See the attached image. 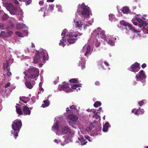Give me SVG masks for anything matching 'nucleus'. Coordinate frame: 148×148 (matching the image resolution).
I'll return each instance as SVG.
<instances>
[{
    "mask_svg": "<svg viewBox=\"0 0 148 148\" xmlns=\"http://www.w3.org/2000/svg\"><path fill=\"white\" fill-rule=\"evenodd\" d=\"M3 6L12 15H19L23 14L22 10L20 8L16 7L10 3L5 1L3 2Z\"/></svg>",
    "mask_w": 148,
    "mask_h": 148,
    "instance_id": "1",
    "label": "nucleus"
},
{
    "mask_svg": "<svg viewBox=\"0 0 148 148\" xmlns=\"http://www.w3.org/2000/svg\"><path fill=\"white\" fill-rule=\"evenodd\" d=\"M66 29H64L61 35L63 36L62 37V40H60L59 44L60 45H62L64 47L66 45L63 44L66 42V40H67L69 44H73L74 43V38H73L74 35L73 32L70 33L68 35V34H66L65 31Z\"/></svg>",
    "mask_w": 148,
    "mask_h": 148,
    "instance_id": "2",
    "label": "nucleus"
},
{
    "mask_svg": "<svg viewBox=\"0 0 148 148\" xmlns=\"http://www.w3.org/2000/svg\"><path fill=\"white\" fill-rule=\"evenodd\" d=\"M89 8L85 5L84 3L79 5L76 14H78L82 17L87 18L89 16Z\"/></svg>",
    "mask_w": 148,
    "mask_h": 148,
    "instance_id": "3",
    "label": "nucleus"
},
{
    "mask_svg": "<svg viewBox=\"0 0 148 148\" xmlns=\"http://www.w3.org/2000/svg\"><path fill=\"white\" fill-rule=\"evenodd\" d=\"M22 126V123L20 120L16 119L13 121L12 124V128L14 130L13 134L16 137L15 139L18 136V134Z\"/></svg>",
    "mask_w": 148,
    "mask_h": 148,
    "instance_id": "4",
    "label": "nucleus"
},
{
    "mask_svg": "<svg viewBox=\"0 0 148 148\" xmlns=\"http://www.w3.org/2000/svg\"><path fill=\"white\" fill-rule=\"evenodd\" d=\"M36 53L34 56V62L35 64L38 62H40L42 60H45V55L44 51L38 52L36 50Z\"/></svg>",
    "mask_w": 148,
    "mask_h": 148,
    "instance_id": "5",
    "label": "nucleus"
},
{
    "mask_svg": "<svg viewBox=\"0 0 148 148\" xmlns=\"http://www.w3.org/2000/svg\"><path fill=\"white\" fill-rule=\"evenodd\" d=\"M39 73L38 69L35 67L29 69L27 70V78L30 79H34L39 76Z\"/></svg>",
    "mask_w": 148,
    "mask_h": 148,
    "instance_id": "6",
    "label": "nucleus"
},
{
    "mask_svg": "<svg viewBox=\"0 0 148 148\" xmlns=\"http://www.w3.org/2000/svg\"><path fill=\"white\" fill-rule=\"evenodd\" d=\"M70 85V84H69L68 83H64L62 85L58 87V90L59 91H61L65 89V91L67 92H73V90L72 89L69 88V86Z\"/></svg>",
    "mask_w": 148,
    "mask_h": 148,
    "instance_id": "7",
    "label": "nucleus"
},
{
    "mask_svg": "<svg viewBox=\"0 0 148 148\" xmlns=\"http://www.w3.org/2000/svg\"><path fill=\"white\" fill-rule=\"evenodd\" d=\"M140 67L139 66V64L137 62H135L134 64L131 65L130 67L129 68V70L134 72H135V70H137V71L139 70Z\"/></svg>",
    "mask_w": 148,
    "mask_h": 148,
    "instance_id": "8",
    "label": "nucleus"
},
{
    "mask_svg": "<svg viewBox=\"0 0 148 148\" xmlns=\"http://www.w3.org/2000/svg\"><path fill=\"white\" fill-rule=\"evenodd\" d=\"M91 47L90 45L88 46L85 45L83 48V51L84 53L85 52L84 55L85 56H87L88 54L90 53L91 51Z\"/></svg>",
    "mask_w": 148,
    "mask_h": 148,
    "instance_id": "9",
    "label": "nucleus"
},
{
    "mask_svg": "<svg viewBox=\"0 0 148 148\" xmlns=\"http://www.w3.org/2000/svg\"><path fill=\"white\" fill-rule=\"evenodd\" d=\"M144 72L143 70H141L139 72V73L136 75V77L137 78V79H143L146 78V75L144 73ZM137 80L138 81V80Z\"/></svg>",
    "mask_w": 148,
    "mask_h": 148,
    "instance_id": "10",
    "label": "nucleus"
},
{
    "mask_svg": "<svg viewBox=\"0 0 148 148\" xmlns=\"http://www.w3.org/2000/svg\"><path fill=\"white\" fill-rule=\"evenodd\" d=\"M126 29L128 31L131 30L132 32H140V31H138L137 30H135V29L133 27H132V25L128 23L127 25L125 26Z\"/></svg>",
    "mask_w": 148,
    "mask_h": 148,
    "instance_id": "11",
    "label": "nucleus"
},
{
    "mask_svg": "<svg viewBox=\"0 0 148 148\" xmlns=\"http://www.w3.org/2000/svg\"><path fill=\"white\" fill-rule=\"evenodd\" d=\"M23 111L25 115H30L31 113V110L29 109L28 107L27 106H23Z\"/></svg>",
    "mask_w": 148,
    "mask_h": 148,
    "instance_id": "12",
    "label": "nucleus"
},
{
    "mask_svg": "<svg viewBox=\"0 0 148 148\" xmlns=\"http://www.w3.org/2000/svg\"><path fill=\"white\" fill-rule=\"evenodd\" d=\"M83 23L82 21L79 20L76 21L75 22V27L76 29H79L82 27V25H83Z\"/></svg>",
    "mask_w": 148,
    "mask_h": 148,
    "instance_id": "13",
    "label": "nucleus"
},
{
    "mask_svg": "<svg viewBox=\"0 0 148 148\" xmlns=\"http://www.w3.org/2000/svg\"><path fill=\"white\" fill-rule=\"evenodd\" d=\"M34 83H33V84H32L29 81L26 80L25 82V84L27 88L29 89H31L33 87V85L35 84V82H34Z\"/></svg>",
    "mask_w": 148,
    "mask_h": 148,
    "instance_id": "14",
    "label": "nucleus"
},
{
    "mask_svg": "<svg viewBox=\"0 0 148 148\" xmlns=\"http://www.w3.org/2000/svg\"><path fill=\"white\" fill-rule=\"evenodd\" d=\"M83 137H82L80 138H78L79 141H76V143H80V144L82 145H84L87 143V142H86L85 140L84 139Z\"/></svg>",
    "mask_w": 148,
    "mask_h": 148,
    "instance_id": "15",
    "label": "nucleus"
},
{
    "mask_svg": "<svg viewBox=\"0 0 148 148\" xmlns=\"http://www.w3.org/2000/svg\"><path fill=\"white\" fill-rule=\"evenodd\" d=\"M70 129L68 127H64L63 128L62 130V134H64L70 132Z\"/></svg>",
    "mask_w": 148,
    "mask_h": 148,
    "instance_id": "16",
    "label": "nucleus"
},
{
    "mask_svg": "<svg viewBox=\"0 0 148 148\" xmlns=\"http://www.w3.org/2000/svg\"><path fill=\"white\" fill-rule=\"evenodd\" d=\"M144 112V110L143 109H140L139 108L138 109L136 110L135 111L134 114L136 115L141 114H143Z\"/></svg>",
    "mask_w": 148,
    "mask_h": 148,
    "instance_id": "17",
    "label": "nucleus"
},
{
    "mask_svg": "<svg viewBox=\"0 0 148 148\" xmlns=\"http://www.w3.org/2000/svg\"><path fill=\"white\" fill-rule=\"evenodd\" d=\"M85 62L84 60H82L81 61H79V66L81 67L82 69H84L85 67Z\"/></svg>",
    "mask_w": 148,
    "mask_h": 148,
    "instance_id": "18",
    "label": "nucleus"
},
{
    "mask_svg": "<svg viewBox=\"0 0 148 148\" xmlns=\"http://www.w3.org/2000/svg\"><path fill=\"white\" fill-rule=\"evenodd\" d=\"M122 11L123 13H130V10H129L128 8L127 7H124L123 8Z\"/></svg>",
    "mask_w": 148,
    "mask_h": 148,
    "instance_id": "19",
    "label": "nucleus"
},
{
    "mask_svg": "<svg viewBox=\"0 0 148 148\" xmlns=\"http://www.w3.org/2000/svg\"><path fill=\"white\" fill-rule=\"evenodd\" d=\"M136 19L138 21L139 23L140 24H143L144 25H147V23L146 22L143 21L140 18L138 17H136Z\"/></svg>",
    "mask_w": 148,
    "mask_h": 148,
    "instance_id": "20",
    "label": "nucleus"
},
{
    "mask_svg": "<svg viewBox=\"0 0 148 148\" xmlns=\"http://www.w3.org/2000/svg\"><path fill=\"white\" fill-rule=\"evenodd\" d=\"M44 103L42 104V107L43 108L48 106L49 105V103L48 100H45L43 101Z\"/></svg>",
    "mask_w": 148,
    "mask_h": 148,
    "instance_id": "21",
    "label": "nucleus"
},
{
    "mask_svg": "<svg viewBox=\"0 0 148 148\" xmlns=\"http://www.w3.org/2000/svg\"><path fill=\"white\" fill-rule=\"evenodd\" d=\"M16 111L19 115L23 114V113L21 109L19 108H18L17 106H16Z\"/></svg>",
    "mask_w": 148,
    "mask_h": 148,
    "instance_id": "22",
    "label": "nucleus"
},
{
    "mask_svg": "<svg viewBox=\"0 0 148 148\" xmlns=\"http://www.w3.org/2000/svg\"><path fill=\"white\" fill-rule=\"evenodd\" d=\"M53 128L58 131L59 129V126L58 123L56 122L54 123L52 127Z\"/></svg>",
    "mask_w": 148,
    "mask_h": 148,
    "instance_id": "23",
    "label": "nucleus"
},
{
    "mask_svg": "<svg viewBox=\"0 0 148 148\" xmlns=\"http://www.w3.org/2000/svg\"><path fill=\"white\" fill-rule=\"evenodd\" d=\"M67 118L73 121V122H74V115L73 114H71L67 116Z\"/></svg>",
    "mask_w": 148,
    "mask_h": 148,
    "instance_id": "24",
    "label": "nucleus"
},
{
    "mask_svg": "<svg viewBox=\"0 0 148 148\" xmlns=\"http://www.w3.org/2000/svg\"><path fill=\"white\" fill-rule=\"evenodd\" d=\"M9 16L6 14L5 13L3 15L2 17V19L3 21L7 20Z\"/></svg>",
    "mask_w": 148,
    "mask_h": 148,
    "instance_id": "25",
    "label": "nucleus"
},
{
    "mask_svg": "<svg viewBox=\"0 0 148 148\" xmlns=\"http://www.w3.org/2000/svg\"><path fill=\"white\" fill-rule=\"evenodd\" d=\"M7 37V35L4 31H1L0 34V37Z\"/></svg>",
    "mask_w": 148,
    "mask_h": 148,
    "instance_id": "26",
    "label": "nucleus"
},
{
    "mask_svg": "<svg viewBox=\"0 0 148 148\" xmlns=\"http://www.w3.org/2000/svg\"><path fill=\"white\" fill-rule=\"evenodd\" d=\"M101 103L100 102L97 101L94 104V106L95 107H98L101 106Z\"/></svg>",
    "mask_w": 148,
    "mask_h": 148,
    "instance_id": "27",
    "label": "nucleus"
},
{
    "mask_svg": "<svg viewBox=\"0 0 148 148\" xmlns=\"http://www.w3.org/2000/svg\"><path fill=\"white\" fill-rule=\"evenodd\" d=\"M7 37L11 36L13 34V33L12 31L9 30H7L6 33Z\"/></svg>",
    "mask_w": 148,
    "mask_h": 148,
    "instance_id": "28",
    "label": "nucleus"
},
{
    "mask_svg": "<svg viewBox=\"0 0 148 148\" xmlns=\"http://www.w3.org/2000/svg\"><path fill=\"white\" fill-rule=\"evenodd\" d=\"M16 34L19 37H24V35L23 34L19 32H16Z\"/></svg>",
    "mask_w": 148,
    "mask_h": 148,
    "instance_id": "29",
    "label": "nucleus"
},
{
    "mask_svg": "<svg viewBox=\"0 0 148 148\" xmlns=\"http://www.w3.org/2000/svg\"><path fill=\"white\" fill-rule=\"evenodd\" d=\"M120 24L123 25L125 26L127 25L128 24V23L125 22L124 20H122L120 22Z\"/></svg>",
    "mask_w": 148,
    "mask_h": 148,
    "instance_id": "30",
    "label": "nucleus"
},
{
    "mask_svg": "<svg viewBox=\"0 0 148 148\" xmlns=\"http://www.w3.org/2000/svg\"><path fill=\"white\" fill-rule=\"evenodd\" d=\"M81 84H75V90H77V88L79 87H81ZM78 90H80V88H78Z\"/></svg>",
    "mask_w": 148,
    "mask_h": 148,
    "instance_id": "31",
    "label": "nucleus"
},
{
    "mask_svg": "<svg viewBox=\"0 0 148 148\" xmlns=\"http://www.w3.org/2000/svg\"><path fill=\"white\" fill-rule=\"evenodd\" d=\"M100 36L102 39L105 40L106 38V36L105 35V32H103L101 33Z\"/></svg>",
    "mask_w": 148,
    "mask_h": 148,
    "instance_id": "32",
    "label": "nucleus"
},
{
    "mask_svg": "<svg viewBox=\"0 0 148 148\" xmlns=\"http://www.w3.org/2000/svg\"><path fill=\"white\" fill-rule=\"evenodd\" d=\"M74 109V105H72L70 107V109H69L68 108H67V109L66 110V111L67 112H70L71 111H73V110Z\"/></svg>",
    "mask_w": 148,
    "mask_h": 148,
    "instance_id": "33",
    "label": "nucleus"
},
{
    "mask_svg": "<svg viewBox=\"0 0 148 148\" xmlns=\"http://www.w3.org/2000/svg\"><path fill=\"white\" fill-rule=\"evenodd\" d=\"M82 33H79L77 32H76L75 33V37L76 38L78 36H81L82 35Z\"/></svg>",
    "mask_w": 148,
    "mask_h": 148,
    "instance_id": "34",
    "label": "nucleus"
},
{
    "mask_svg": "<svg viewBox=\"0 0 148 148\" xmlns=\"http://www.w3.org/2000/svg\"><path fill=\"white\" fill-rule=\"evenodd\" d=\"M27 5H29L32 2V0H23Z\"/></svg>",
    "mask_w": 148,
    "mask_h": 148,
    "instance_id": "35",
    "label": "nucleus"
},
{
    "mask_svg": "<svg viewBox=\"0 0 148 148\" xmlns=\"http://www.w3.org/2000/svg\"><path fill=\"white\" fill-rule=\"evenodd\" d=\"M54 7V6L53 4L49 5V8H48L49 10L51 11L53 10V8Z\"/></svg>",
    "mask_w": 148,
    "mask_h": 148,
    "instance_id": "36",
    "label": "nucleus"
},
{
    "mask_svg": "<svg viewBox=\"0 0 148 148\" xmlns=\"http://www.w3.org/2000/svg\"><path fill=\"white\" fill-rule=\"evenodd\" d=\"M23 34L24 35V37L25 36H27L28 35V33L27 32V30H24L23 31Z\"/></svg>",
    "mask_w": 148,
    "mask_h": 148,
    "instance_id": "37",
    "label": "nucleus"
},
{
    "mask_svg": "<svg viewBox=\"0 0 148 148\" xmlns=\"http://www.w3.org/2000/svg\"><path fill=\"white\" fill-rule=\"evenodd\" d=\"M95 45L96 47H97L100 45V43L98 42L97 40H96V42H95Z\"/></svg>",
    "mask_w": 148,
    "mask_h": 148,
    "instance_id": "38",
    "label": "nucleus"
},
{
    "mask_svg": "<svg viewBox=\"0 0 148 148\" xmlns=\"http://www.w3.org/2000/svg\"><path fill=\"white\" fill-rule=\"evenodd\" d=\"M25 97H20L19 98V99L21 101H23V102H24V103H27V102L24 101L22 99V98H23Z\"/></svg>",
    "mask_w": 148,
    "mask_h": 148,
    "instance_id": "39",
    "label": "nucleus"
},
{
    "mask_svg": "<svg viewBox=\"0 0 148 148\" xmlns=\"http://www.w3.org/2000/svg\"><path fill=\"white\" fill-rule=\"evenodd\" d=\"M138 27H139L140 28H142L143 27V28L144 27V26H146V25H144L142 24H138L137 25Z\"/></svg>",
    "mask_w": 148,
    "mask_h": 148,
    "instance_id": "40",
    "label": "nucleus"
},
{
    "mask_svg": "<svg viewBox=\"0 0 148 148\" xmlns=\"http://www.w3.org/2000/svg\"><path fill=\"white\" fill-rule=\"evenodd\" d=\"M6 69L7 71H10V68L8 64H7L6 66Z\"/></svg>",
    "mask_w": 148,
    "mask_h": 148,
    "instance_id": "41",
    "label": "nucleus"
},
{
    "mask_svg": "<svg viewBox=\"0 0 148 148\" xmlns=\"http://www.w3.org/2000/svg\"><path fill=\"white\" fill-rule=\"evenodd\" d=\"M108 128L107 127L103 126V131L104 132H106L108 130Z\"/></svg>",
    "mask_w": 148,
    "mask_h": 148,
    "instance_id": "42",
    "label": "nucleus"
},
{
    "mask_svg": "<svg viewBox=\"0 0 148 148\" xmlns=\"http://www.w3.org/2000/svg\"><path fill=\"white\" fill-rule=\"evenodd\" d=\"M144 103V101L143 100H142L141 101H140L139 102H138V104H139V106H141Z\"/></svg>",
    "mask_w": 148,
    "mask_h": 148,
    "instance_id": "43",
    "label": "nucleus"
},
{
    "mask_svg": "<svg viewBox=\"0 0 148 148\" xmlns=\"http://www.w3.org/2000/svg\"><path fill=\"white\" fill-rule=\"evenodd\" d=\"M108 44H110V45H112L114 44V42H113V41L112 40H110L108 41Z\"/></svg>",
    "mask_w": 148,
    "mask_h": 148,
    "instance_id": "44",
    "label": "nucleus"
},
{
    "mask_svg": "<svg viewBox=\"0 0 148 148\" xmlns=\"http://www.w3.org/2000/svg\"><path fill=\"white\" fill-rule=\"evenodd\" d=\"M10 84V82H8L6 84L5 86V88H7L8 87H9Z\"/></svg>",
    "mask_w": 148,
    "mask_h": 148,
    "instance_id": "45",
    "label": "nucleus"
},
{
    "mask_svg": "<svg viewBox=\"0 0 148 148\" xmlns=\"http://www.w3.org/2000/svg\"><path fill=\"white\" fill-rule=\"evenodd\" d=\"M109 19L111 21L113 19V17H114L113 15H109Z\"/></svg>",
    "mask_w": 148,
    "mask_h": 148,
    "instance_id": "46",
    "label": "nucleus"
},
{
    "mask_svg": "<svg viewBox=\"0 0 148 148\" xmlns=\"http://www.w3.org/2000/svg\"><path fill=\"white\" fill-rule=\"evenodd\" d=\"M4 24L3 23H0V28L1 29H3L4 28Z\"/></svg>",
    "mask_w": 148,
    "mask_h": 148,
    "instance_id": "47",
    "label": "nucleus"
},
{
    "mask_svg": "<svg viewBox=\"0 0 148 148\" xmlns=\"http://www.w3.org/2000/svg\"><path fill=\"white\" fill-rule=\"evenodd\" d=\"M12 75L10 71H8L7 72V75L9 77H10Z\"/></svg>",
    "mask_w": 148,
    "mask_h": 148,
    "instance_id": "48",
    "label": "nucleus"
},
{
    "mask_svg": "<svg viewBox=\"0 0 148 148\" xmlns=\"http://www.w3.org/2000/svg\"><path fill=\"white\" fill-rule=\"evenodd\" d=\"M100 113V112H99L98 111H97L96 113H95L92 116L93 117V118H96V115H97V113Z\"/></svg>",
    "mask_w": 148,
    "mask_h": 148,
    "instance_id": "49",
    "label": "nucleus"
},
{
    "mask_svg": "<svg viewBox=\"0 0 148 148\" xmlns=\"http://www.w3.org/2000/svg\"><path fill=\"white\" fill-rule=\"evenodd\" d=\"M14 2L16 4L18 5L19 4L18 1L17 0H14Z\"/></svg>",
    "mask_w": 148,
    "mask_h": 148,
    "instance_id": "50",
    "label": "nucleus"
},
{
    "mask_svg": "<svg viewBox=\"0 0 148 148\" xmlns=\"http://www.w3.org/2000/svg\"><path fill=\"white\" fill-rule=\"evenodd\" d=\"M92 130V128L90 127H87L86 128V130L88 131H90Z\"/></svg>",
    "mask_w": 148,
    "mask_h": 148,
    "instance_id": "51",
    "label": "nucleus"
},
{
    "mask_svg": "<svg viewBox=\"0 0 148 148\" xmlns=\"http://www.w3.org/2000/svg\"><path fill=\"white\" fill-rule=\"evenodd\" d=\"M109 123L108 122H106L105 123L104 125L103 126L106 127L108 128Z\"/></svg>",
    "mask_w": 148,
    "mask_h": 148,
    "instance_id": "52",
    "label": "nucleus"
},
{
    "mask_svg": "<svg viewBox=\"0 0 148 148\" xmlns=\"http://www.w3.org/2000/svg\"><path fill=\"white\" fill-rule=\"evenodd\" d=\"M95 118L96 119H99V120H100V116L99 115L97 114V115H96V117Z\"/></svg>",
    "mask_w": 148,
    "mask_h": 148,
    "instance_id": "53",
    "label": "nucleus"
},
{
    "mask_svg": "<svg viewBox=\"0 0 148 148\" xmlns=\"http://www.w3.org/2000/svg\"><path fill=\"white\" fill-rule=\"evenodd\" d=\"M23 25L22 24L18 25H17V28H19V27H21V28H23Z\"/></svg>",
    "mask_w": 148,
    "mask_h": 148,
    "instance_id": "54",
    "label": "nucleus"
},
{
    "mask_svg": "<svg viewBox=\"0 0 148 148\" xmlns=\"http://www.w3.org/2000/svg\"><path fill=\"white\" fill-rule=\"evenodd\" d=\"M146 66H147L146 64L145 63H144L142 65V66H141L143 68H145Z\"/></svg>",
    "mask_w": 148,
    "mask_h": 148,
    "instance_id": "55",
    "label": "nucleus"
},
{
    "mask_svg": "<svg viewBox=\"0 0 148 148\" xmlns=\"http://www.w3.org/2000/svg\"><path fill=\"white\" fill-rule=\"evenodd\" d=\"M78 119V117L77 116L75 115V122L77 121Z\"/></svg>",
    "mask_w": 148,
    "mask_h": 148,
    "instance_id": "56",
    "label": "nucleus"
},
{
    "mask_svg": "<svg viewBox=\"0 0 148 148\" xmlns=\"http://www.w3.org/2000/svg\"><path fill=\"white\" fill-rule=\"evenodd\" d=\"M70 83H74V79H71L69 81Z\"/></svg>",
    "mask_w": 148,
    "mask_h": 148,
    "instance_id": "57",
    "label": "nucleus"
},
{
    "mask_svg": "<svg viewBox=\"0 0 148 148\" xmlns=\"http://www.w3.org/2000/svg\"><path fill=\"white\" fill-rule=\"evenodd\" d=\"M90 125L93 127H94L95 126V124L92 123V122L90 123Z\"/></svg>",
    "mask_w": 148,
    "mask_h": 148,
    "instance_id": "58",
    "label": "nucleus"
},
{
    "mask_svg": "<svg viewBox=\"0 0 148 148\" xmlns=\"http://www.w3.org/2000/svg\"><path fill=\"white\" fill-rule=\"evenodd\" d=\"M104 63L105 65H106V66H108L109 65V64L107 62L105 61L104 62Z\"/></svg>",
    "mask_w": 148,
    "mask_h": 148,
    "instance_id": "59",
    "label": "nucleus"
},
{
    "mask_svg": "<svg viewBox=\"0 0 148 148\" xmlns=\"http://www.w3.org/2000/svg\"><path fill=\"white\" fill-rule=\"evenodd\" d=\"M99 82H98V81H96L95 82V84L96 85H99Z\"/></svg>",
    "mask_w": 148,
    "mask_h": 148,
    "instance_id": "60",
    "label": "nucleus"
},
{
    "mask_svg": "<svg viewBox=\"0 0 148 148\" xmlns=\"http://www.w3.org/2000/svg\"><path fill=\"white\" fill-rule=\"evenodd\" d=\"M23 73L25 75V76H26L27 77V73H26V72H25V71Z\"/></svg>",
    "mask_w": 148,
    "mask_h": 148,
    "instance_id": "61",
    "label": "nucleus"
},
{
    "mask_svg": "<svg viewBox=\"0 0 148 148\" xmlns=\"http://www.w3.org/2000/svg\"><path fill=\"white\" fill-rule=\"evenodd\" d=\"M54 141L57 143H58V140L57 139H55L54 140Z\"/></svg>",
    "mask_w": 148,
    "mask_h": 148,
    "instance_id": "62",
    "label": "nucleus"
},
{
    "mask_svg": "<svg viewBox=\"0 0 148 148\" xmlns=\"http://www.w3.org/2000/svg\"><path fill=\"white\" fill-rule=\"evenodd\" d=\"M100 29L101 28L100 27H98L97 29H95V31L96 32H97V31L100 30Z\"/></svg>",
    "mask_w": 148,
    "mask_h": 148,
    "instance_id": "63",
    "label": "nucleus"
},
{
    "mask_svg": "<svg viewBox=\"0 0 148 148\" xmlns=\"http://www.w3.org/2000/svg\"><path fill=\"white\" fill-rule=\"evenodd\" d=\"M54 1V0H47V2H52Z\"/></svg>",
    "mask_w": 148,
    "mask_h": 148,
    "instance_id": "64",
    "label": "nucleus"
}]
</instances>
